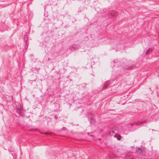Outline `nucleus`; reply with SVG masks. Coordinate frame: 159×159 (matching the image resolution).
I'll use <instances>...</instances> for the list:
<instances>
[{
  "instance_id": "1",
  "label": "nucleus",
  "mask_w": 159,
  "mask_h": 159,
  "mask_svg": "<svg viewBox=\"0 0 159 159\" xmlns=\"http://www.w3.org/2000/svg\"><path fill=\"white\" fill-rule=\"evenodd\" d=\"M87 116L88 117L89 120L91 121V122H92L91 121L94 120L95 116L93 114L91 113H88Z\"/></svg>"
},
{
  "instance_id": "2",
  "label": "nucleus",
  "mask_w": 159,
  "mask_h": 159,
  "mask_svg": "<svg viewBox=\"0 0 159 159\" xmlns=\"http://www.w3.org/2000/svg\"><path fill=\"white\" fill-rule=\"evenodd\" d=\"M110 14L111 16L113 17L112 18L115 19L118 16V13L114 11H112L110 12Z\"/></svg>"
},
{
  "instance_id": "3",
  "label": "nucleus",
  "mask_w": 159,
  "mask_h": 159,
  "mask_svg": "<svg viewBox=\"0 0 159 159\" xmlns=\"http://www.w3.org/2000/svg\"><path fill=\"white\" fill-rule=\"evenodd\" d=\"M144 151V149L142 148H136V152L138 154H142Z\"/></svg>"
},
{
  "instance_id": "4",
  "label": "nucleus",
  "mask_w": 159,
  "mask_h": 159,
  "mask_svg": "<svg viewBox=\"0 0 159 159\" xmlns=\"http://www.w3.org/2000/svg\"><path fill=\"white\" fill-rule=\"evenodd\" d=\"M110 81H106L105 84H104V86L102 89V90L106 89L107 87L110 85Z\"/></svg>"
},
{
  "instance_id": "5",
  "label": "nucleus",
  "mask_w": 159,
  "mask_h": 159,
  "mask_svg": "<svg viewBox=\"0 0 159 159\" xmlns=\"http://www.w3.org/2000/svg\"><path fill=\"white\" fill-rule=\"evenodd\" d=\"M114 137L116 138H117V139L118 140H120L121 138V136L119 135H116V134H115L114 136Z\"/></svg>"
},
{
  "instance_id": "6",
  "label": "nucleus",
  "mask_w": 159,
  "mask_h": 159,
  "mask_svg": "<svg viewBox=\"0 0 159 159\" xmlns=\"http://www.w3.org/2000/svg\"><path fill=\"white\" fill-rule=\"evenodd\" d=\"M135 66V65H132L131 66H128L127 67L125 68V69H126V70H130L132 68H134Z\"/></svg>"
},
{
  "instance_id": "7",
  "label": "nucleus",
  "mask_w": 159,
  "mask_h": 159,
  "mask_svg": "<svg viewBox=\"0 0 159 159\" xmlns=\"http://www.w3.org/2000/svg\"><path fill=\"white\" fill-rule=\"evenodd\" d=\"M150 50V48H149L147 51H146V54L148 55V53L149 52Z\"/></svg>"
},
{
  "instance_id": "8",
  "label": "nucleus",
  "mask_w": 159,
  "mask_h": 159,
  "mask_svg": "<svg viewBox=\"0 0 159 159\" xmlns=\"http://www.w3.org/2000/svg\"><path fill=\"white\" fill-rule=\"evenodd\" d=\"M42 134H48V133L47 132H45L44 133H42Z\"/></svg>"
},
{
  "instance_id": "9",
  "label": "nucleus",
  "mask_w": 159,
  "mask_h": 159,
  "mask_svg": "<svg viewBox=\"0 0 159 159\" xmlns=\"http://www.w3.org/2000/svg\"><path fill=\"white\" fill-rule=\"evenodd\" d=\"M88 135H89V136H92V137H93V136H94L93 135H90V134H88Z\"/></svg>"
},
{
  "instance_id": "10",
  "label": "nucleus",
  "mask_w": 159,
  "mask_h": 159,
  "mask_svg": "<svg viewBox=\"0 0 159 159\" xmlns=\"http://www.w3.org/2000/svg\"><path fill=\"white\" fill-rule=\"evenodd\" d=\"M112 132L113 133H114V131L113 130V129L112 130Z\"/></svg>"
},
{
  "instance_id": "11",
  "label": "nucleus",
  "mask_w": 159,
  "mask_h": 159,
  "mask_svg": "<svg viewBox=\"0 0 159 159\" xmlns=\"http://www.w3.org/2000/svg\"><path fill=\"white\" fill-rule=\"evenodd\" d=\"M55 117L56 119L57 118V117L56 116H55Z\"/></svg>"
}]
</instances>
